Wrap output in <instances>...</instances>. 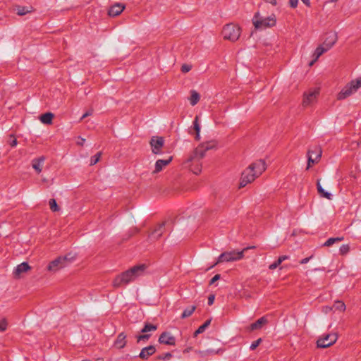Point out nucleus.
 Returning a JSON list of instances; mask_svg holds the SVG:
<instances>
[{
  "instance_id": "37998d69",
  "label": "nucleus",
  "mask_w": 361,
  "mask_h": 361,
  "mask_svg": "<svg viewBox=\"0 0 361 361\" xmlns=\"http://www.w3.org/2000/svg\"><path fill=\"white\" fill-rule=\"evenodd\" d=\"M191 68L192 66L190 65H188V64H183L182 66H181V71L183 73H188L189 72L190 70H191Z\"/></svg>"
},
{
  "instance_id": "a878e982",
  "label": "nucleus",
  "mask_w": 361,
  "mask_h": 361,
  "mask_svg": "<svg viewBox=\"0 0 361 361\" xmlns=\"http://www.w3.org/2000/svg\"><path fill=\"white\" fill-rule=\"evenodd\" d=\"M54 116V114L51 112H47L45 114H42L40 116L39 119L41 122L43 123L44 124H51Z\"/></svg>"
},
{
  "instance_id": "7ed1b4c3",
  "label": "nucleus",
  "mask_w": 361,
  "mask_h": 361,
  "mask_svg": "<svg viewBox=\"0 0 361 361\" xmlns=\"http://www.w3.org/2000/svg\"><path fill=\"white\" fill-rule=\"evenodd\" d=\"M73 259V257H71V254L65 256H59L49 262L47 266V270L51 272H56L68 266L72 262Z\"/></svg>"
},
{
  "instance_id": "e433bc0d",
  "label": "nucleus",
  "mask_w": 361,
  "mask_h": 361,
  "mask_svg": "<svg viewBox=\"0 0 361 361\" xmlns=\"http://www.w3.org/2000/svg\"><path fill=\"white\" fill-rule=\"evenodd\" d=\"M334 308L335 310L342 312L345 310V305L342 301H336V302H335V303L334 305Z\"/></svg>"
},
{
  "instance_id": "9b49d317",
  "label": "nucleus",
  "mask_w": 361,
  "mask_h": 361,
  "mask_svg": "<svg viewBox=\"0 0 361 361\" xmlns=\"http://www.w3.org/2000/svg\"><path fill=\"white\" fill-rule=\"evenodd\" d=\"M165 225L166 221H163L159 224L152 232H150L148 235V238L152 240H159L163 235L165 231Z\"/></svg>"
},
{
  "instance_id": "c9c22d12",
  "label": "nucleus",
  "mask_w": 361,
  "mask_h": 361,
  "mask_svg": "<svg viewBox=\"0 0 361 361\" xmlns=\"http://www.w3.org/2000/svg\"><path fill=\"white\" fill-rule=\"evenodd\" d=\"M49 204L50 209L52 212L59 211L60 208L58 206L55 199H50Z\"/></svg>"
},
{
  "instance_id": "13d9d810",
  "label": "nucleus",
  "mask_w": 361,
  "mask_h": 361,
  "mask_svg": "<svg viewBox=\"0 0 361 361\" xmlns=\"http://www.w3.org/2000/svg\"><path fill=\"white\" fill-rule=\"evenodd\" d=\"M85 142V139L81 138V141L78 142V144L80 145H83Z\"/></svg>"
},
{
  "instance_id": "423d86ee",
  "label": "nucleus",
  "mask_w": 361,
  "mask_h": 361,
  "mask_svg": "<svg viewBox=\"0 0 361 361\" xmlns=\"http://www.w3.org/2000/svg\"><path fill=\"white\" fill-rule=\"evenodd\" d=\"M276 21L274 15L267 18H262L259 13H256L252 19L253 25L257 29H264L273 27L276 25Z\"/></svg>"
},
{
  "instance_id": "f03ea898",
  "label": "nucleus",
  "mask_w": 361,
  "mask_h": 361,
  "mask_svg": "<svg viewBox=\"0 0 361 361\" xmlns=\"http://www.w3.org/2000/svg\"><path fill=\"white\" fill-rule=\"evenodd\" d=\"M217 142L216 140H210L205 142H202L199 145L192 153L188 157V161L194 160H201L205 156L206 152L208 150L216 148Z\"/></svg>"
},
{
  "instance_id": "c85d7f7f",
  "label": "nucleus",
  "mask_w": 361,
  "mask_h": 361,
  "mask_svg": "<svg viewBox=\"0 0 361 361\" xmlns=\"http://www.w3.org/2000/svg\"><path fill=\"white\" fill-rule=\"evenodd\" d=\"M157 329V325L146 322V323H145L143 328L141 329V333L148 334V332L154 331Z\"/></svg>"
},
{
  "instance_id": "5fc2aeb1",
  "label": "nucleus",
  "mask_w": 361,
  "mask_h": 361,
  "mask_svg": "<svg viewBox=\"0 0 361 361\" xmlns=\"http://www.w3.org/2000/svg\"><path fill=\"white\" fill-rule=\"evenodd\" d=\"M307 6H310V0H301Z\"/></svg>"
},
{
  "instance_id": "72a5a7b5",
  "label": "nucleus",
  "mask_w": 361,
  "mask_h": 361,
  "mask_svg": "<svg viewBox=\"0 0 361 361\" xmlns=\"http://www.w3.org/2000/svg\"><path fill=\"white\" fill-rule=\"evenodd\" d=\"M16 11L18 16H24L31 11L29 7L20 6H17Z\"/></svg>"
},
{
  "instance_id": "b1692460",
  "label": "nucleus",
  "mask_w": 361,
  "mask_h": 361,
  "mask_svg": "<svg viewBox=\"0 0 361 361\" xmlns=\"http://www.w3.org/2000/svg\"><path fill=\"white\" fill-rule=\"evenodd\" d=\"M45 160V157L42 156L39 158L34 159L32 161V166L37 171V173H39L42 170V164Z\"/></svg>"
},
{
  "instance_id": "c756f323",
  "label": "nucleus",
  "mask_w": 361,
  "mask_h": 361,
  "mask_svg": "<svg viewBox=\"0 0 361 361\" xmlns=\"http://www.w3.org/2000/svg\"><path fill=\"white\" fill-rule=\"evenodd\" d=\"M200 99V94L196 92L195 90H192L191 91V95H190V103L192 106H195V104H197V102H199Z\"/></svg>"
},
{
  "instance_id": "dca6fc26",
  "label": "nucleus",
  "mask_w": 361,
  "mask_h": 361,
  "mask_svg": "<svg viewBox=\"0 0 361 361\" xmlns=\"http://www.w3.org/2000/svg\"><path fill=\"white\" fill-rule=\"evenodd\" d=\"M173 160V157L171 156L167 159H158L155 163L154 170L152 171V174L159 173L163 169L168 166Z\"/></svg>"
},
{
  "instance_id": "aec40b11",
  "label": "nucleus",
  "mask_w": 361,
  "mask_h": 361,
  "mask_svg": "<svg viewBox=\"0 0 361 361\" xmlns=\"http://www.w3.org/2000/svg\"><path fill=\"white\" fill-rule=\"evenodd\" d=\"M124 8L125 6L123 4L118 3L115 4L114 5L110 7L108 11V14L112 17L117 16L122 13Z\"/></svg>"
},
{
  "instance_id": "20e7f679",
  "label": "nucleus",
  "mask_w": 361,
  "mask_h": 361,
  "mask_svg": "<svg viewBox=\"0 0 361 361\" xmlns=\"http://www.w3.org/2000/svg\"><path fill=\"white\" fill-rule=\"evenodd\" d=\"M361 87V78L348 82L338 94L337 99L343 100L352 95Z\"/></svg>"
},
{
  "instance_id": "680f3d73",
  "label": "nucleus",
  "mask_w": 361,
  "mask_h": 361,
  "mask_svg": "<svg viewBox=\"0 0 361 361\" xmlns=\"http://www.w3.org/2000/svg\"><path fill=\"white\" fill-rule=\"evenodd\" d=\"M357 145H361V140L357 143Z\"/></svg>"
},
{
  "instance_id": "39448f33",
  "label": "nucleus",
  "mask_w": 361,
  "mask_h": 361,
  "mask_svg": "<svg viewBox=\"0 0 361 361\" xmlns=\"http://www.w3.org/2000/svg\"><path fill=\"white\" fill-rule=\"evenodd\" d=\"M250 247H246L241 251H235L233 250L231 252H225L221 253L216 261V262L212 265L211 267L212 268L215 265L222 262H233L236 260H239L242 259L244 256V251L248 250Z\"/></svg>"
},
{
  "instance_id": "a211bd4d",
  "label": "nucleus",
  "mask_w": 361,
  "mask_h": 361,
  "mask_svg": "<svg viewBox=\"0 0 361 361\" xmlns=\"http://www.w3.org/2000/svg\"><path fill=\"white\" fill-rule=\"evenodd\" d=\"M156 352V348L154 345H149L147 347L143 348L140 354L139 357L142 360H148V358L154 355Z\"/></svg>"
},
{
  "instance_id": "864d4df0",
  "label": "nucleus",
  "mask_w": 361,
  "mask_h": 361,
  "mask_svg": "<svg viewBox=\"0 0 361 361\" xmlns=\"http://www.w3.org/2000/svg\"><path fill=\"white\" fill-rule=\"evenodd\" d=\"M266 2L272 4L273 6H276L277 4L276 0H264Z\"/></svg>"
},
{
  "instance_id": "6e6d98bb",
  "label": "nucleus",
  "mask_w": 361,
  "mask_h": 361,
  "mask_svg": "<svg viewBox=\"0 0 361 361\" xmlns=\"http://www.w3.org/2000/svg\"><path fill=\"white\" fill-rule=\"evenodd\" d=\"M131 231H132V234H131V235H132L133 234L137 233L139 232V229L137 228H133Z\"/></svg>"
},
{
  "instance_id": "4be33fe9",
  "label": "nucleus",
  "mask_w": 361,
  "mask_h": 361,
  "mask_svg": "<svg viewBox=\"0 0 361 361\" xmlns=\"http://www.w3.org/2000/svg\"><path fill=\"white\" fill-rule=\"evenodd\" d=\"M337 40V35L336 33H329L327 37L324 39L323 42V46L327 49V50L330 49L333 45L336 43Z\"/></svg>"
},
{
  "instance_id": "603ef678",
  "label": "nucleus",
  "mask_w": 361,
  "mask_h": 361,
  "mask_svg": "<svg viewBox=\"0 0 361 361\" xmlns=\"http://www.w3.org/2000/svg\"><path fill=\"white\" fill-rule=\"evenodd\" d=\"M312 257V256H310V257H309L304 258V259H302L300 262V263L301 264H306V263H307V262L310 261V259Z\"/></svg>"
},
{
  "instance_id": "5701e85b",
  "label": "nucleus",
  "mask_w": 361,
  "mask_h": 361,
  "mask_svg": "<svg viewBox=\"0 0 361 361\" xmlns=\"http://www.w3.org/2000/svg\"><path fill=\"white\" fill-rule=\"evenodd\" d=\"M126 336L123 332H121L114 341V346L118 349H122L126 346Z\"/></svg>"
},
{
  "instance_id": "2eb2a0df",
  "label": "nucleus",
  "mask_w": 361,
  "mask_h": 361,
  "mask_svg": "<svg viewBox=\"0 0 361 361\" xmlns=\"http://www.w3.org/2000/svg\"><path fill=\"white\" fill-rule=\"evenodd\" d=\"M249 166L250 169L252 170L253 172L256 173L258 176L266 170V163L263 159H259L250 164Z\"/></svg>"
},
{
  "instance_id": "2f4dec72",
  "label": "nucleus",
  "mask_w": 361,
  "mask_h": 361,
  "mask_svg": "<svg viewBox=\"0 0 361 361\" xmlns=\"http://www.w3.org/2000/svg\"><path fill=\"white\" fill-rule=\"evenodd\" d=\"M343 240V237L330 238L324 243L323 246L330 247L334 243L341 242Z\"/></svg>"
},
{
  "instance_id": "4c0bfd02",
  "label": "nucleus",
  "mask_w": 361,
  "mask_h": 361,
  "mask_svg": "<svg viewBox=\"0 0 361 361\" xmlns=\"http://www.w3.org/2000/svg\"><path fill=\"white\" fill-rule=\"evenodd\" d=\"M102 156V152H99L95 155L92 156L90 159V166H93L96 164L100 159Z\"/></svg>"
},
{
  "instance_id": "9d476101",
  "label": "nucleus",
  "mask_w": 361,
  "mask_h": 361,
  "mask_svg": "<svg viewBox=\"0 0 361 361\" xmlns=\"http://www.w3.org/2000/svg\"><path fill=\"white\" fill-rule=\"evenodd\" d=\"M152 152L154 154H161L162 153L161 149L164 145V140L163 137L153 136L150 141Z\"/></svg>"
},
{
  "instance_id": "58836bf2",
  "label": "nucleus",
  "mask_w": 361,
  "mask_h": 361,
  "mask_svg": "<svg viewBox=\"0 0 361 361\" xmlns=\"http://www.w3.org/2000/svg\"><path fill=\"white\" fill-rule=\"evenodd\" d=\"M171 357L172 354L171 353H166L157 356V359L159 360H169Z\"/></svg>"
},
{
  "instance_id": "052dcab7",
  "label": "nucleus",
  "mask_w": 361,
  "mask_h": 361,
  "mask_svg": "<svg viewBox=\"0 0 361 361\" xmlns=\"http://www.w3.org/2000/svg\"><path fill=\"white\" fill-rule=\"evenodd\" d=\"M312 150H313V152H314V153L312 154H313V157H315V149H312Z\"/></svg>"
},
{
  "instance_id": "79ce46f5",
  "label": "nucleus",
  "mask_w": 361,
  "mask_h": 361,
  "mask_svg": "<svg viewBox=\"0 0 361 361\" xmlns=\"http://www.w3.org/2000/svg\"><path fill=\"white\" fill-rule=\"evenodd\" d=\"M261 342H262V338H258L257 340H256L251 344V345L250 346V349L251 350H255L257 348V347H258L259 345L261 343Z\"/></svg>"
},
{
  "instance_id": "cd10ccee",
  "label": "nucleus",
  "mask_w": 361,
  "mask_h": 361,
  "mask_svg": "<svg viewBox=\"0 0 361 361\" xmlns=\"http://www.w3.org/2000/svg\"><path fill=\"white\" fill-rule=\"evenodd\" d=\"M212 319H207L203 324L200 326L198 329L194 332V337L197 336L198 334L203 333L205 329L210 325Z\"/></svg>"
},
{
  "instance_id": "0eeeda50",
  "label": "nucleus",
  "mask_w": 361,
  "mask_h": 361,
  "mask_svg": "<svg viewBox=\"0 0 361 361\" xmlns=\"http://www.w3.org/2000/svg\"><path fill=\"white\" fill-rule=\"evenodd\" d=\"M240 27L233 23L226 24L222 30L224 38L231 42L238 40L240 37Z\"/></svg>"
},
{
  "instance_id": "3c124183",
  "label": "nucleus",
  "mask_w": 361,
  "mask_h": 361,
  "mask_svg": "<svg viewBox=\"0 0 361 361\" xmlns=\"http://www.w3.org/2000/svg\"><path fill=\"white\" fill-rule=\"evenodd\" d=\"M289 257L288 255H282L279 257V260L281 263H282L284 260L288 259Z\"/></svg>"
},
{
  "instance_id": "412c9836",
  "label": "nucleus",
  "mask_w": 361,
  "mask_h": 361,
  "mask_svg": "<svg viewBox=\"0 0 361 361\" xmlns=\"http://www.w3.org/2000/svg\"><path fill=\"white\" fill-rule=\"evenodd\" d=\"M200 160L197 161L194 160L192 161H188V159L186 160L185 164H188V166L190 167V171L197 175L202 171V164L200 162Z\"/></svg>"
},
{
  "instance_id": "8fccbe9b",
  "label": "nucleus",
  "mask_w": 361,
  "mask_h": 361,
  "mask_svg": "<svg viewBox=\"0 0 361 361\" xmlns=\"http://www.w3.org/2000/svg\"><path fill=\"white\" fill-rule=\"evenodd\" d=\"M214 299H215L214 295H209V296L208 297V305H213Z\"/></svg>"
},
{
  "instance_id": "6e6552de",
  "label": "nucleus",
  "mask_w": 361,
  "mask_h": 361,
  "mask_svg": "<svg viewBox=\"0 0 361 361\" xmlns=\"http://www.w3.org/2000/svg\"><path fill=\"white\" fill-rule=\"evenodd\" d=\"M338 339L336 334H329L319 338L317 341V348H326L334 344Z\"/></svg>"
},
{
  "instance_id": "de8ad7c7",
  "label": "nucleus",
  "mask_w": 361,
  "mask_h": 361,
  "mask_svg": "<svg viewBox=\"0 0 361 361\" xmlns=\"http://www.w3.org/2000/svg\"><path fill=\"white\" fill-rule=\"evenodd\" d=\"M298 4V0H289V4L291 8H296Z\"/></svg>"
},
{
  "instance_id": "c03bdc74",
  "label": "nucleus",
  "mask_w": 361,
  "mask_h": 361,
  "mask_svg": "<svg viewBox=\"0 0 361 361\" xmlns=\"http://www.w3.org/2000/svg\"><path fill=\"white\" fill-rule=\"evenodd\" d=\"M281 264V263L279 262V260L277 259L276 262L269 265V269L271 270H274L276 269Z\"/></svg>"
},
{
  "instance_id": "a18cd8bd",
  "label": "nucleus",
  "mask_w": 361,
  "mask_h": 361,
  "mask_svg": "<svg viewBox=\"0 0 361 361\" xmlns=\"http://www.w3.org/2000/svg\"><path fill=\"white\" fill-rule=\"evenodd\" d=\"M221 278V275L220 274H216L214 275L212 279L210 280L209 281V285H212L214 284L216 281H217L218 280H219Z\"/></svg>"
},
{
  "instance_id": "bb28decb",
  "label": "nucleus",
  "mask_w": 361,
  "mask_h": 361,
  "mask_svg": "<svg viewBox=\"0 0 361 361\" xmlns=\"http://www.w3.org/2000/svg\"><path fill=\"white\" fill-rule=\"evenodd\" d=\"M317 188L320 196L324 197L328 200L332 199V195L330 192H328L324 190V189L322 187L319 183V180H318L317 182Z\"/></svg>"
},
{
  "instance_id": "bf43d9fd",
  "label": "nucleus",
  "mask_w": 361,
  "mask_h": 361,
  "mask_svg": "<svg viewBox=\"0 0 361 361\" xmlns=\"http://www.w3.org/2000/svg\"><path fill=\"white\" fill-rule=\"evenodd\" d=\"M338 0H331L330 2L331 3H334V2H336Z\"/></svg>"
},
{
  "instance_id": "f8f14e48",
  "label": "nucleus",
  "mask_w": 361,
  "mask_h": 361,
  "mask_svg": "<svg viewBox=\"0 0 361 361\" xmlns=\"http://www.w3.org/2000/svg\"><path fill=\"white\" fill-rule=\"evenodd\" d=\"M319 94V92L317 90H311L307 93H305L302 100V106L304 107H307L312 105L317 101Z\"/></svg>"
},
{
  "instance_id": "ea45409f",
  "label": "nucleus",
  "mask_w": 361,
  "mask_h": 361,
  "mask_svg": "<svg viewBox=\"0 0 361 361\" xmlns=\"http://www.w3.org/2000/svg\"><path fill=\"white\" fill-rule=\"evenodd\" d=\"M8 326V322L6 319H2L0 321V332H4L6 330Z\"/></svg>"
},
{
  "instance_id": "ddd939ff",
  "label": "nucleus",
  "mask_w": 361,
  "mask_h": 361,
  "mask_svg": "<svg viewBox=\"0 0 361 361\" xmlns=\"http://www.w3.org/2000/svg\"><path fill=\"white\" fill-rule=\"evenodd\" d=\"M322 149L320 147H315V157H313V150L309 149L307 152L308 155V161H307V169H308L311 166V164H314L318 161V160L320 159L322 156Z\"/></svg>"
},
{
  "instance_id": "09e8293b",
  "label": "nucleus",
  "mask_w": 361,
  "mask_h": 361,
  "mask_svg": "<svg viewBox=\"0 0 361 361\" xmlns=\"http://www.w3.org/2000/svg\"><path fill=\"white\" fill-rule=\"evenodd\" d=\"M93 113V110L92 109H90L88 111H87L81 117L80 120H82L84 119L85 118L89 116H91Z\"/></svg>"
},
{
  "instance_id": "1a4fd4ad",
  "label": "nucleus",
  "mask_w": 361,
  "mask_h": 361,
  "mask_svg": "<svg viewBox=\"0 0 361 361\" xmlns=\"http://www.w3.org/2000/svg\"><path fill=\"white\" fill-rule=\"evenodd\" d=\"M257 177H258V176L256 173L253 172V171L250 169V166H248V168L242 173L239 188H244L247 184L252 183Z\"/></svg>"
},
{
  "instance_id": "393cba45",
  "label": "nucleus",
  "mask_w": 361,
  "mask_h": 361,
  "mask_svg": "<svg viewBox=\"0 0 361 361\" xmlns=\"http://www.w3.org/2000/svg\"><path fill=\"white\" fill-rule=\"evenodd\" d=\"M327 49L324 47L323 45L319 46L314 51V56L315 59L310 63V66H312L315 61H317L320 56H322L324 52L327 51Z\"/></svg>"
},
{
  "instance_id": "a19ab883",
  "label": "nucleus",
  "mask_w": 361,
  "mask_h": 361,
  "mask_svg": "<svg viewBox=\"0 0 361 361\" xmlns=\"http://www.w3.org/2000/svg\"><path fill=\"white\" fill-rule=\"evenodd\" d=\"M350 250V247L348 245H343L340 247V253L341 255H345L347 254Z\"/></svg>"
},
{
  "instance_id": "4468645a",
  "label": "nucleus",
  "mask_w": 361,
  "mask_h": 361,
  "mask_svg": "<svg viewBox=\"0 0 361 361\" xmlns=\"http://www.w3.org/2000/svg\"><path fill=\"white\" fill-rule=\"evenodd\" d=\"M159 342L161 344L175 345L176 338L168 331L163 332L159 338Z\"/></svg>"
},
{
  "instance_id": "49530a36",
  "label": "nucleus",
  "mask_w": 361,
  "mask_h": 361,
  "mask_svg": "<svg viewBox=\"0 0 361 361\" xmlns=\"http://www.w3.org/2000/svg\"><path fill=\"white\" fill-rule=\"evenodd\" d=\"M8 142L11 147H15L18 144L17 140L13 136H11V138L8 140Z\"/></svg>"
},
{
  "instance_id": "f257e3e1",
  "label": "nucleus",
  "mask_w": 361,
  "mask_h": 361,
  "mask_svg": "<svg viewBox=\"0 0 361 361\" xmlns=\"http://www.w3.org/2000/svg\"><path fill=\"white\" fill-rule=\"evenodd\" d=\"M146 269L147 265L145 264L133 267L132 268L116 276L113 281V286L115 288H118L123 286L127 285L130 282L135 281L138 276L142 275Z\"/></svg>"
},
{
  "instance_id": "4d7b16f0",
  "label": "nucleus",
  "mask_w": 361,
  "mask_h": 361,
  "mask_svg": "<svg viewBox=\"0 0 361 361\" xmlns=\"http://www.w3.org/2000/svg\"><path fill=\"white\" fill-rule=\"evenodd\" d=\"M192 350L191 347L187 348L183 350V353H188Z\"/></svg>"
},
{
  "instance_id": "7c9ffc66",
  "label": "nucleus",
  "mask_w": 361,
  "mask_h": 361,
  "mask_svg": "<svg viewBox=\"0 0 361 361\" xmlns=\"http://www.w3.org/2000/svg\"><path fill=\"white\" fill-rule=\"evenodd\" d=\"M195 310H196L195 305H192V306L188 307L183 312L181 317H180L181 319H185V318L189 317L190 316H191L192 314V313L195 312Z\"/></svg>"
},
{
  "instance_id": "f704fd0d",
  "label": "nucleus",
  "mask_w": 361,
  "mask_h": 361,
  "mask_svg": "<svg viewBox=\"0 0 361 361\" xmlns=\"http://www.w3.org/2000/svg\"><path fill=\"white\" fill-rule=\"evenodd\" d=\"M143 334H141V335H137L135 337H136V339H137V343H139L141 341H147L149 338L151 337V334H147V333H142Z\"/></svg>"
},
{
  "instance_id": "6ab92c4d",
  "label": "nucleus",
  "mask_w": 361,
  "mask_h": 361,
  "mask_svg": "<svg viewBox=\"0 0 361 361\" xmlns=\"http://www.w3.org/2000/svg\"><path fill=\"white\" fill-rule=\"evenodd\" d=\"M30 269L31 267L28 264L27 262H23L16 267L13 274L16 278H20L23 273H25Z\"/></svg>"
},
{
  "instance_id": "473e14b6",
  "label": "nucleus",
  "mask_w": 361,
  "mask_h": 361,
  "mask_svg": "<svg viewBox=\"0 0 361 361\" xmlns=\"http://www.w3.org/2000/svg\"><path fill=\"white\" fill-rule=\"evenodd\" d=\"M193 128L196 133L195 140H199L200 138V126L199 124L198 116H196L195 120L193 121Z\"/></svg>"
},
{
  "instance_id": "f3484780",
  "label": "nucleus",
  "mask_w": 361,
  "mask_h": 361,
  "mask_svg": "<svg viewBox=\"0 0 361 361\" xmlns=\"http://www.w3.org/2000/svg\"><path fill=\"white\" fill-rule=\"evenodd\" d=\"M268 323V319L267 317L264 316L258 319L255 322L251 324L248 327L247 330L249 331H252L257 329H261L263 326Z\"/></svg>"
}]
</instances>
